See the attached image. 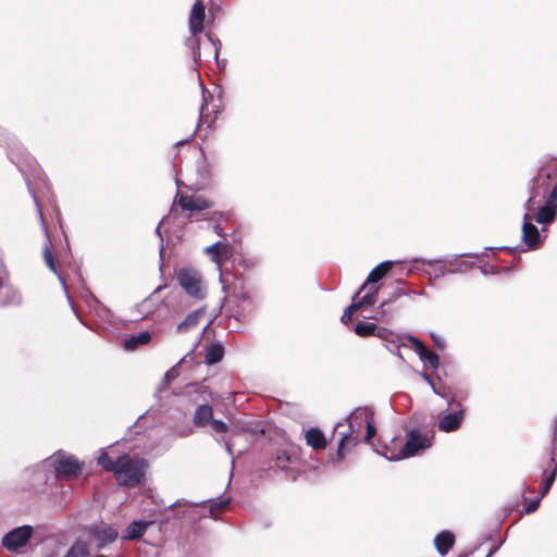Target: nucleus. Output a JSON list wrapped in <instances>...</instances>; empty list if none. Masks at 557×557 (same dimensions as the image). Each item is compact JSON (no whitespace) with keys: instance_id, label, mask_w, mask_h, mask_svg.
Masks as SVG:
<instances>
[{"instance_id":"nucleus-1","label":"nucleus","mask_w":557,"mask_h":557,"mask_svg":"<svg viewBox=\"0 0 557 557\" xmlns=\"http://www.w3.org/2000/svg\"><path fill=\"white\" fill-rule=\"evenodd\" d=\"M370 416H374L373 410L369 407H359L355 409L347 418L348 432L342 434L337 453L336 461H342L345 457L346 450L355 447L359 443V435L366 422L370 419Z\"/></svg>"},{"instance_id":"nucleus-2","label":"nucleus","mask_w":557,"mask_h":557,"mask_svg":"<svg viewBox=\"0 0 557 557\" xmlns=\"http://www.w3.org/2000/svg\"><path fill=\"white\" fill-rule=\"evenodd\" d=\"M146 466L144 459L122 455L117 457V465L114 471L115 479L121 485L136 486L144 479Z\"/></svg>"},{"instance_id":"nucleus-3","label":"nucleus","mask_w":557,"mask_h":557,"mask_svg":"<svg viewBox=\"0 0 557 557\" xmlns=\"http://www.w3.org/2000/svg\"><path fill=\"white\" fill-rule=\"evenodd\" d=\"M432 441L433 434L414 429L408 432L407 442L398 454L392 456H387L386 454L383 453L380 454L383 455L388 460H399L403 458H409L431 447Z\"/></svg>"},{"instance_id":"nucleus-4","label":"nucleus","mask_w":557,"mask_h":557,"mask_svg":"<svg viewBox=\"0 0 557 557\" xmlns=\"http://www.w3.org/2000/svg\"><path fill=\"white\" fill-rule=\"evenodd\" d=\"M193 388L194 393L197 394V397L193 398V400L195 403H202L197 407L193 421L197 426H205L210 423L213 417V409L209 405V401L213 399V394L209 387L203 384H194Z\"/></svg>"},{"instance_id":"nucleus-5","label":"nucleus","mask_w":557,"mask_h":557,"mask_svg":"<svg viewBox=\"0 0 557 557\" xmlns=\"http://www.w3.org/2000/svg\"><path fill=\"white\" fill-rule=\"evenodd\" d=\"M205 5L201 1H196L193 5L189 16V30L194 38L187 40V45L191 49L193 58L197 62L200 59L199 39L196 37L203 29Z\"/></svg>"},{"instance_id":"nucleus-6","label":"nucleus","mask_w":557,"mask_h":557,"mask_svg":"<svg viewBox=\"0 0 557 557\" xmlns=\"http://www.w3.org/2000/svg\"><path fill=\"white\" fill-rule=\"evenodd\" d=\"M177 281L184 292L191 298L201 300L206 297V287L200 274L194 269H182L177 273Z\"/></svg>"},{"instance_id":"nucleus-7","label":"nucleus","mask_w":557,"mask_h":557,"mask_svg":"<svg viewBox=\"0 0 557 557\" xmlns=\"http://www.w3.org/2000/svg\"><path fill=\"white\" fill-rule=\"evenodd\" d=\"M535 195H531L525 202V213L522 223V240L528 249H536L542 244V238L539 228L532 223L530 216L531 211L534 209Z\"/></svg>"},{"instance_id":"nucleus-8","label":"nucleus","mask_w":557,"mask_h":557,"mask_svg":"<svg viewBox=\"0 0 557 557\" xmlns=\"http://www.w3.org/2000/svg\"><path fill=\"white\" fill-rule=\"evenodd\" d=\"M58 476L76 478L82 471V465L72 455L59 453L53 461Z\"/></svg>"},{"instance_id":"nucleus-9","label":"nucleus","mask_w":557,"mask_h":557,"mask_svg":"<svg viewBox=\"0 0 557 557\" xmlns=\"http://www.w3.org/2000/svg\"><path fill=\"white\" fill-rule=\"evenodd\" d=\"M33 534L29 525L15 528L3 536L2 545L9 550H16L23 547Z\"/></svg>"},{"instance_id":"nucleus-10","label":"nucleus","mask_w":557,"mask_h":557,"mask_svg":"<svg viewBox=\"0 0 557 557\" xmlns=\"http://www.w3.org/2000/svg\"><path fill=\"white\" fill-rule=\"evenodd\" d=\"M457 408L458 410L455 409L438 420L440 431L450 433L460 428L465 418V410L461 403H457Z\"/></svg>"},{"instance_id":"nucleus-11","label":"nucleus","mask_w":557,"mask_h":557,"mask_svg":"<svg viewBox=\"0 0 557 557\" xmlns=\"http://www.w3.org/2000/svg\"><path fill=\"white\" fill-rule=\"evenodd\" d=\"M205 252L209 255L212 261L216 264L220 271V282L224 284L223 274L221 273V263L224 262L230 256V247L225 242H216L211 246L205 248Z\"/></svg>"},{"instance_id":"nucleus-12","label":"nucleus","mask_w":557,"mask_h":557,"mask_svg":"<svg viewBox=\"0 0 557 557\" xmlns=\"http://www.w3.org/2000/svg\"><path fill=\"white\" fill-rule=\"evenodd\" d=\"M177 202L183 210L190 212L205 211L212 207L208 199L196 195H181Z\"/></svg>"},{"instance_id":"nucleus-13","label":"nucleus","mask_w":557,"mask_h":557,"mask_svg":"<svg viewBox=\"0 0 557 557\" xmlns=\"http://www.w3.org/2000/svg\"><path fill=\"white\" fill-rule=\"evenodd\" d=\"M395 261H383L380 264H377L368 275L366 282L362 284V286L359 288V290L355 294V297H359V295L366 290L368 285L376 284L380 282L393 268L395 264Z\"/></svg>"},{"instance_id":"nucleus-14","label":"nucleus","mask_w":557,"mask_h":557,"mask_svg":"<svg viewBox=\"0 0 557 557\" xmlns=\"http://www.w3.org/2000/svg\"><path fill=\"white\" fill-rule=\"evenodd\" d=\"M408 341L412 344L414 351L423 362H428L433 369L440 367V357L437 354L430 351L423 343L414 336H409Z\"/></svg>"},{"instance_id":"nucleus-15","label":"nucleus","mask_w":557,"mask_h":557,"mask_svg":"<svg viewBox=\"0 0 557 557\" xmlns=\"http://www.w3.org/2000/svg\"><path fill=\"white\" fill-rule=\"evenodd\" d=\"M21 301L18 292L0 273V306L17 305Z\"/></svg>"},{"instance_id":"nucleus-16","label":"nucleus","mask_w":557,"mask_h":557,"mask_svg":"<svg viewBox=\"0 0 557 557\" xmlns=\"http://www.w3.org/2000/svg\"><path fill=\"white\" fill-rule=\"evenodd\" d=\"M455 544V535L450 531H442L434 539V546L441 556L447 555Z\"/></svg>"},{"instance_id":"nucleus-17","label":"nucleus","mask_w":557,"mask_h":557,"mask_svg":"<svg viewBox=\"0 0 557 557\" xmlns=\"http://www.w3.org/2000/svg\"><path fill=\"white\" fill-rule=\"evenodd\" d=\"M119 533L112 527H100L94 530V536L97 540L98 547H104L115 541Z\"/></svg>"},{"instance_id":"nucleus-18","label":"nucleus","mask_w":557,"mask_h":557,"mask_svg":"<svg viewBox=\"0 0 557 557\" xmlns=\"http://www.w3.org/2000/svg\"><path fill=\"white\" fill-rule=\"evenodd\" d=\"M44 260H45L46 265L58 276L63 288L66 290L65 278L63 277L62 273L59 271V269L57 267L55 259H54L53 252H52V246H51L50 242H48L44 247Z\"/></svg>"},{"instance_id":"nucleus-19","label":"nucleus","mask_w":557,"mask_h":557,"mask_svg":"<svg viewBox=\"0 0 557 557\" xmlns=\"http://www.w3.org/2000/svg\"><path fill=\"white\" fill-rule=\"evenodd\" d=\"M151 522H147V521H143V520H136V521H133L125 530V532L123 533V539L124 540H136L138 537H140L147 527L150 524Z\"/></svg>"},{"instance_id":"nucleus-20","label":"nucleus","mask_w":557,"mask_h":557,"mask_svg":"<svg viewBox=\"0 0 557 557\" xmlns=\"http://www.w3.org/2000/svg\"><path fill=\"white\" fill-rule=\"evenodd\" d=\"M205 309L190 312L176 327L178 333H185L198 325L199 319L203 315Z\"/></svg>"},{"instance_id":"nucleus-21","label":"nucleus","mask_w":557,"mask_h":557,"mask_svg":"<svg viewBox=\"0 0 557 557\" xmlns=\"http://www.w3.org/2000/svg\"><path fill=\"white\" fill-rule=\"evenodd\" d=\"M306 442L313 449H322L326 445L324 434L317 428H311L306 432Z\"/></svg>"},{"instance_id":"nucleus-22","label":"nucleus","mask_w":557,"mask_h":557,"mask_svg":"<svg viewBox=\"0 0 557 557\" xmlns=\"http://www.w3.org/2000/svg\"><path fill=\"white\" fill-rule=\"evenodd\" d=\"M556 212L557 208L547 202L539 209L534 219L540 224H549L555 220Z\"/></svg>"},{"instance_id":"nucleus-23","label":"nucleus","mask_w":557,"mask_h":557,"mask_svg":"<svg viewBox=\"0 0 557 557\" xmlns=\"http://www.w3.org/2000/svg\"><path fill=\"white\" fill-rule=\"evenodd\" d=\"M381 285H368L366 294L357 300L360 307H372L375 305Z\"/></svg>"},{"instance_id":"nucleus-24","label":"nucleus","mask_w":557,"mask_h":557,"mask_svg":"<svg viewBox=\"0 0 557 557\" xmlns=\"http://www.w3.org/2000/svg\"><path fill=\"white\" fill-rule=\"evenodd\" d=\"M549 463L553 467V469L550 471H544V473H543L544 482H543L542 492H541L542 497L548 493V491L550 490V487L555 481L556 474H557V462H555L554 457H550Z\"/></svg>"},{"instance_id":"nucleus-25","label":"nucleus","mask_w":557,"mask_h":557,"mask_svg":"<svg viewBox=\"0 0 557 557\" xmlns=\"http://www.w3.org/2000/svg\"><path fill=\"white\" fill-rule=\"evenodd\" d=\"M151 336L148 332H141L138 335H134L124 342V348L126 350H134L140 345H146L150 342Z\"/></svg>"},{"instance_id":"nucleus-26","label":"nucleus","mask_w":557,"mask_h":557,"mask_svg":"<svg viewBox=\"0 0 557 557\" xmlns=\"http://www.w3.org/2000/svg\"><path fill=\"white\" fill-rule=\"evenodd\" d=\"M224 356V348L221 344H212L207 348L206 362L208 364H214L222 360Z\"/></svg>"},{"instance_id":"nucleus-27","label":"nucleus","mask_w":557,"mask_h":557,"mask_svg":"<svg viewBox=\"0 0 557 557\" xmlns=\"http://www.w3.org/2000/svg\"><path fill=\"white\" fill-rule=\"evenodd\" d=\"M97 462L100 467H102L107 471H111L114 473L117 465V459L113 461L111 457L109 456L108 451L106 449H101L100 454L97 458Z\"/></svg>"},{"instance_id":"nucleus-28","label":"nucleus","mask_w":557,"mask_h":557,"mask_svg":"<svg viewBox=\"0 0 557 557\" xmlns=\"http://www.w3.org/2000/svg\"><path fill=\"white\" fill-rule=\"evenodd\" d=\"M376 330V324L370 322H360L355 325L354 331L358 336L366 337L370 335H374Z\"/></svg>"},{"instance_id":"nucleus-29","label":"nucleus","mask_w":557,"mask_h":557,"mask_svg":"<svg viewBox=\"0 0 557 557\" xmlns=\"http://www.w3.org/2000/svg\"><path fill=\"white\" fill-rule=\"evenodd\" d=\"M357 298L358 297L354 296L352 297V304L345 309V311H344V313H343V315L341 318V320H342V322L344 324H348L349 322H351L354 312L357 311L359 308H361L359 306V304L357 302Z\"/></svg>"},{"instance_id":"nucleus-30","label":"nucleus","mask_w":557,"mask_h":557,"mask_svg":"<svg viewBox=\"0 0 557 557\" xmlns=\"http://www.w3.org/2000/svg\"><path fill=\"white\" fill-rule=\"evenodd\" d=\"M366 429H367V432H366V436H364V442L369 444L371 442L372 437L376 433V429H375L374 421H373V416H370V419L367 420Z\"/></svg>"},{"instance_id":"nucleus-31","label":"nucleus","mask_w":557,"mask_h":557,"mask_svg":"<svg viewBox=\"0 0 557 557\" xmlns=\"http://www.w3.org/2000/svg\"><path fill=\"white\" fill-rule=\"evenodd\" d=\"M65 557H87V553H86L85 547L83 545H74L67 552Z\"/></svg>"},{"instance_id":"nucleus-32","label":"nucleus","mask_w":557,"mask_h":557,"mask_svg":"<svg viewBox=\"0 0 557 557\" xmlns=\"http://www.w3.org/2000/svg\"><path fill=\"white\" fill-rule=\"evenodd\" d=\"M430 386L432 387V391L442 398L448 397V389L444 384L433 382Z\"/></svg>"},{"instance_id":"nucleus-33","label":"nucleus","mask_w":557,"mask_h":557,"mask_svg":"<svg viewBox=\"0 0 557 557\" xmlns=\"http://www.w3.org/2000/svg\"><path fill=\"white\" fill-rule=\"evenodd\" d=\"M472 267H473L472 262L462 261V262H460V264L457 269H448V274L467 272L470 269H472Z\"/></svg>"},{"instance_id":"nucleus-34","label":"nucleus","mask_w":557,"mask_h":557,"mask_svg":"<svg viewBox=\"0 0 557 557\" xmlns=\"http://www.w3.org/2000/svg\"><path fill=\"white\" fill-rule=\"evenodd\" d=\"M210 423L216 433H225L228 430L227 424L221 420H215L212 418Z\"/></svg>"},{"instance_id":"nucleus-35","label":"nucleus","mask_w":557,"mask_h":557,"mask_svg":"<svg viewBox=\"0 0 557 557\" xmlns=\"http://www.w3.org/2000/svg\"><path fill=\"white\" fill-rule=\"evenodd\" d=\"M178 367L180 366L175 364L169 371L165 372V374H164V384H168L169 382L175 380L180 375L178 369H177Z\"/></svg>"},{"instance_id":"nucleus-36","label":"nucleus","mask_w":557,"mask_h":557,"mask_svg":"<svg viewBox=\"0 0 557 557\" xmlns=\"http://www.w3.org/2000/svg\"><path fill=\"white\" fill-rule=\"evenodd\" d=\"M288 457L285 455V453H283L282 455H278L277 456V459L275 461V467L284 470L286 468V462L288 461Z\"/></svg>"},{"instance_id":"nucleus-37","label":"nucleus","mask_w":557,"mask_h":557,"mask_svg":"<svg viewBox=\"0 0 557 557\" xmlns=\"http://www.w3.org/2000/svg\"><path fill=\"white\" fill-rule=\"evenodd\" d=\"M194 362V349L187 352L178 362L177 366H184L186 363Z\"/></svg>"},{"instance_id":"nucleus-38","label":"nucleus","mask_w":557,"mask_h":557,"mask_svg":"<svg viewBox=\"0 0 557 557\" xmlns=\"http://www.w3.org/2000/svg\"><path fill=\"white\" fill-rule=\"evenodd\" d=\"M444 399H446L447 401V407L448 408H453V410L457 409V403H459L458 400H456L455 396L448 391V397H443Z\"/></svg>"},{"instance_id":"nucleus-39","label":"nucleus","mask_w":557,"mask_h":557,"mask_svg":"<svg viewBox=\"0 0 557 557\" xmlns=\"http://www.w3.org/2000/svg\"><path fill=\"white\" fill-rule=\"evenodd\" d=\"M540 503H541V498L532 499V500L528 504L525 511H527L528 513L534 512V511L539 508Z\"/></svg>"},{"instance_id":"nucleus-40","label":"nucleus","mask_w":557,"mask_h":557,"mask_svg":"<svg viewBox=\"0 0 557 557\" xmlns=\"http://www.w3.org/2000/svg\"><path fill=\"white\" fill-rule=\"evenodd\" d=\"M547 202L557 208V182L548 197Z\"/></svg>"},{"instance_id":"nucleus-41","label":"nucleus","mask_w":557,"mask_h":557,"mask_svg":"<svg viewBox=\"0 0 557 557\" xmlns=\"http://www.w3.org/2000/svg\"><path fill=\"white\" fill-rule=\"evenodd\" d=\"M406 295H408V293L404 288H396L392 298H398Z\"/></svg>"},{"instance_id":"nucleus-42","label":"nucleus","mask_w":557,"mask_h":557,"mask_svg":"<svg viewBox=\"0 0 557 557\" xmlns=\"http://www.w3.org/2000/svg\"><path fill=\"white\" fill-rule=\"evenodd\" d=\"M228 503V500H221L219 503H213L210 505L209 509H210V512L213 515V507L214 506H218V507H224L226 506V504Z\"/></svg>"},{"instance_id":"nucleus-43","label":"nucleus","mask_w":557,"mask_h":557,"mask_svg":"<svg viewBox=\"0 0 557 557\" xmlns=\"http://www.w3.org/2000/svg\"><path fill=\"white\" fill-rule=\"evenodd\" d=\"M421 376H422V379H423L424 381H426L430 385H431V384H433V382H434V381H433V379H432L429 374H426V373H422V374H421Z\"/></svg>"},{"instance_id":"nucleus-44","label":"nucleus","mask_w":557,"mask_h":557,"mask_svg":"<svg viewBox=\"0 0 557 557\" xmlns=\"http://www.w3.org/2000/svg\"><path fill=\"white\" fill-rule=\"evenodd\" d=\"M209 39L211 40L212 45L214 46V58L218 59L219 47L216 46V44L210 37H209Z\"/></svg>"},{"instance_id":"nucleus-45","label":"nucleus","mask_w":557,"mask_h":557,"mask_svg":"<svg viewBox=\"0 0 557 557\" xmlns=\"http://www.w3.org/2000/svg\"><path fill=\"white\" fill-rule=\"evenodd\" d=\"M161 223H162V221H161V222L158 224V226L156 227L154 233H156V234H157V235L162 239V237H161V233H160Z\"/></svg>"},{"instance_id":"nucleus-46","label":"nucleus","mask_w":557,"mask_h":557,"mask_svg":"<svg viewBox=\"0 0 557 557\" xmlns=\"http://www.w3.org/2000/svg\"><path fill=\"white\" fill-rule=\"evenodd\" d=\"M225 449L230 455H232V448L228 442H225Z\"/></svg>"},{"instance_id":"nucleus-47","label":"nucleus","mask_w":557,"mask_h":557,"mask_svg":"<svg viewBox=\"0 0 557 557\" xmlns=\"http://www.w3.org/2000/svg\"><path fill=\"white\" fill-rule=\"evenodd\" d=\"M497 549H498V546L493 547V548L488 552V554H487V556H486V557H492V555H493Z\"/></svg>"},{"instance_id":"nucleus-48","label":"nucleus","mask_w":557,"mask_h":557,"mask_svg":"<svg viewBox=\"0 0 557 557\" xmlns=\"http://www.w3.org/2000/svg\"><path fill=\"white\" fill-rule=\"evenodd\" d=\"M449 264H455L457 262V258L456 257H453L451 259L448 260Z\"/></svg>"},{"instance_id":"nucleus-49","label":"nucleus","mask_w":557,"mask_h":557,"mask_svg":"<svg viewBox=\"0 0 557 557\" xmlns=\"http://www.w3.org/2000/svg\"><path fill=\"white\" fill-rule=\"evenodd\" d=\"M446 273H448V270H446V269L441 270V274H442V275H444V274H446Z\"/></svg>"},{"instance_id":"nucleus-50","label":"nucleus","mask_w":557,"mask_h":557,"mask_svg":"<svg viewBox=\"0 0 557 557\" xmlns=\"http://www.w3.org/2000/svg\"><path fill=\"white\" fill-rule=\"evenodd\" d=\"M203 110H205V104H202L201 108H200V115H202Z\"/></svg>"},{"instance_id":"nucleus-51","label":"nucleus","mask_w":557,"mask_h":557,"mask_svg":"<svg viewBox=\"0 0 557 557\" xmlns=\"http://www.w3.org/2000/svg\"><path fill=\"white\" fill-rule=\"evenodd\" d=\"M186 141H187V140H181V141H178L176 145H177V146H181V145L185 144Z\"/></svg>"},{"instance_id":"nucleus-52","label":"nucleus","mask_w":557,"mask_h":557,"mask_svg":"<svg viewBox=\"0 0 557 557\" xmlns=\"http://www.w3.org/2000/svg\"><path fill=\"white\" fill-rule=\"evenodd\" d=\"M433 339H434L435 344L440 345V339H437L435 336H433Z\"/></svg>"},{"instance_id":"nucleus-53","label":"nucleus","mask_w":557,"mask_h":557,"mask_svg":"<svg viewBox=\"0 0 557 557\" xmlns=\"http://www.w3.org/2000/svg\"><path fill=\"white\" fill-rule=\"evenodd\" d=\"M387 304H388V301H383V302L381 304V307H384V306H386Z\"/></svg>"},{"instance_id":"nucleus-54","label":"nucleus","mask_w":557,"mask_h":557,"mask_svg":"<svg viewBox=\"0 0 557 557\" xmlns=\"http://www.w3.org/2000/svg\"><path fill=\"white\" fill-rule=\"evenodd\" d=\"M459 557H468V555H467V554H465V555H460Z\"/></svg>"},{"instance_id":"nucleus-55","label":"nucleus","mask_w":557,"mask_h":557,"mask_svg":"<svg viewBox=\"0 0 557 557\" xmlns=\"http://www.w3.org/2000/svg\"><path fill=\"white\" fill-rule=\"evenodd\" d=\"M97 557H107V556H103V555H98Z\"/></svg>"}]
</instances>
